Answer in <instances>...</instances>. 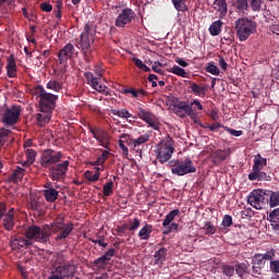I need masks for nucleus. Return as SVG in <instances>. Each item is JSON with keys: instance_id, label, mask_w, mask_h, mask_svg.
Wrapping results in <instances>:
<instances>
[{"instance_id": "nucleus-13", "label": "nucleus", "mask_w": 279, "mask_h": 279, "mask_svg": "<svg viewBox=\"0 0 279 279\" xmlns=\"http://www.w3.org/2000/svg\"><path fill=\"white\" fill-rule=\"evenodd\" d=\"M10 245L11 250H13L14 252H19V250H21L22 247H25L26 250L27 247H32V245H34V242L23 236H11Z\"/></svg>"}, {"instance_id": "nucleus-7", "label": "nucleus", "mask_w": 279, "mask_h": 279, "mask_svg": "<svg viewBox=\"0 0 279 279\" xmlns=\"http://www.w3.org/2000/svg\"><path fill=\"white\" fill-rule=\"evenodd\" d=\"M21 119V106H12L2 111L1 122L4 125H16Z\"/></svg>"}, {"instance_id": "nucleus-12", "label": "nucleus", "mask_w": 279, "mask_h": 279, "mask_svg": "<svg viewBox=\"0 0 279 279\" xmlns=\"http://www.w3.org/2000/svg\"><path fill=\"white\" fill-rule=\"evenodd\" d=\"M134 16H136V13L132 9H123L116 19V27H125V25L134 21Z\"/></svg>"}, {"instance_id": "nucleus-39", "label": "nucleus", "mask_w": 279, "mask_h": 279, "mask_svg": "<svg viewBox=\"0 0 279 279\" xmlns=\"http://www.w3.org/2000/svg\"><path fill=\"white\" fill-rule=\"evenodd\" d=\"M99 175H101V173L99 172V168H96V171L94 174L90 170H87L84 173L85 179L88 180L89 182H97V180H99Z\"/></svg>"}, {"instance_id": "nucleus-44", "label": "nucleus", "mask_w": 279, "mask_h": 279, "mask_svg": "<svg viewBox=\"0 0 279 279\" xmlns=\"http://www.w3.org/2000/svg\"><path fill=\"white\" fill-rule=\"evenodd\" d=\"M205 71L206 73H210L211 75H219V73H221V71H219V68L215 65L214 62L207 63Z\"/></svg>"}, {"instance_id": "nucleus-34", "label": "nucleus", "mask_w": 279, "mask_h": 279, "mask_svg": "<svg viewBox=\"0 0 279 279\" xmlns=\"http://www.w3.org/2000/svg\"><path fill=\"white\" fill-rule=\"evenodd\" d=\"M234 271L239 278H245L247 276V265L245 263H241L235 265Z\"/></svg>"}, {"instance_id": "nucleus-55", "label": "nucleus", "mask_w": 279, "mask_h": 279, "mask_svg": "<svg viewBox=\"0 0 279 279\" xmlns=\"http://www.w3.org/2000/svg\"><path fill=\"white\" fill-rule=\"evenodd\" d=\"M185 114H187V117H190V119L194 121V123H199V118H197V112H195V107H191L187 110V112H185Z\"/></svg>"}, {"instance_id": "nucleus-29", "label": "nucleus", "mask_w": 279, "mask_h": 279, "mask_svg": "<svg viewBox=\"0 0 279 279\" xmlns=\"http://www.w3.org/2000/svg\"><path fill=\"white\" fill-rule=\"evenodd\" d=\"M190 86L193 95H196V97H206V87H202L194 82H190Z\"/></svg>"}, {"instance_id": "nucleus-33", "label": "nucleus", "mask_w": 279, "mask_h": 279, "mask_svg": "<svg viewBox=\"0 0 279 279\" xmlns=\"http://www.w3.org/2000/svg\"><path fill=\"white\" fill-rule=\"evenodd\" d=\"M178 215H180V209H173L168 215H166V218L162 222L163 228H168V226H171V222L173 221V219H175V217H178Z\"/></svg>"}, {"instance_id": "nucleus-4", "label": "nucleus", "mask_w": 279, "mask_h": 279, "mask_svg": "<svg viewBox=\"0 0 279 279\" xmlns=\"http://www.w3.org/2000/svg\"><path fill=\"white\" fill-rule=\"evenodd\" d=\"M256 22L247 19V17H240L235 21V32L239 40L241 43H245L247 38L256 32Z\"/></svg>"}, {"instance_id": "nucleus-27", "label": "nucleus", "mask_w": 279, "mask_h": 279, "mask_svg": "<svg viewBox=\"0 0 279 279\" xmlns=\"http://www.w3.org/2000/svg\"><path fill=\"white\" fill-rule=\"evenodd\" d=\"M155 265H162L167 260V247H160L154 254Z\"/></svg>"}, {"instance_id": "nucleus-17", "label": "nucleus", "mask_w": 279, "mask_h": 279, "mask_svg": "<svg viewBox=\"0 0 279 279\" xmlns=\"http://www.w3.org/2000/svg\"><path fill=\"white\" fill-rule=\"evenodd\" d=\"M248 180L251 182H254V181H258V182H269V180H271V177H269L267 174V172H264L263 170H253L250 174H248Z\"/></svg>"}, {"instance_id": "nucleus-22", "label": "nucleus", "mask_w": 279, "mask_h": 279, "mask_svg": "<svg viewBox=\"0 0 279 279\" xmlns=\"http://www.w3.org/2000/svg\"><path fill=\"white\" fill-rule=\"evenodd\" d=\"M43 193L46 202H49L50 204H53V202H56L60 195V192L53 187H48L47 190H44Z\"/></svg>"}, {"instance_id": "nucleus-15", "label": "nucleus", "mask_w": 279, "mask_h": 279, "mask_svg": "<svg viewBox=\"0 0 279 279\" xmlns=\"http://www.w3.org/2000/svg\"><path fill=\"white\" fill-rule=\"evenodd\" d=\"M137 117L138 119H142V121H145V123H147L149 128H153V130H159L158 122L156 121V119H154L151 112L146 111L145 109L140 107Z\"/></svg>"}, {"instance_id": "nucleus-57", "label": "nucleus", "mask_w": 279, "mask_h": 279, "mask_svg": "<svg viewBox=\"0 0 279 279\" xmlns=\"http://www.w3.org/2000/svg\"><path fill=\"white\" fill-rule=\"evenodd\" d=\"M122 95H132L135 99H138V92L135 88H124L121 90Z\"/></svg>"}, {"instance_id": "nucleus-35", "label": "nucleus", "mask_w": 279, "mask_h": 279, "mask_svg": "<svg viewBox=\"0 0 279 279\" xmlns=\"http://www.w3.org/2000/svg\"><path fill=\"white\" fill-rule=\"evenodd\" d=\"M132 62H133V63L135 64V66H136L137 69H140L141 71H144L145 73H151V69H150L149 66H147V65L143 62V60H141V59L134 57V58L132 59Z\"/></svg>"}, {"instance_id": "nucleus-59", "label": "nucleus", "mask_w": 279, "mask_h": 279, "mask_svg": "<svg viewBox=\"0 0 279 279\" xmlns=\"http://www.w3.org/2000/svg\"><path fill=\"white\" fill-rule=\"evenodd\" d=\"M118 145L120 149H122L123 156H129L130 149H128V146H125V141L123 138L118 141Z\"/></svg>"}, {"instance_id": "nucleus-20", "label": "nucleus", "mask_w": 279, "mask_h": 279, "mask_svg": "<svg viewBox=\"0 0 279 279\" xmlns=\"http://www.w3.org/2000/svg\"><path fill=\"white\" fill-rule=\"evenodd\" d=\"M269 221L272 230L279 234V208L274 209L269 214Z\"/></svg>"}, {"instance_id": "nucleus-48", "label": "nucleus", "mask_w": 279, "mask_h": 279, "mask_svg": "<svg viewBox=\"0 0 279 279\" xmlns=\"http://www.w3.org/2000/svg\"><path fill=\"white\" fill-rule=\"evenodd\" d=\"M12 134L10 129L2 128L0 129V145H5V138Z\"/></svg>"}, {"instance_id": "nucleus-21", "label": "nucleus", "mask_w": 279, "mask_h": 279, "mask_svg": "<svg viewBox=\"0 0 279 279\" xmlns=\"http://www.w3.org/2000/svg\"><path fill=\"white\" fill-rule=\"evenodd\" d=\"M213 8L216 12H219L220 16L228 14V2L226 0H215Z\"/></svg>"}, {"instance_id": "nucleus-50", "label": "nucleus", "mask_w": 279, "mask_h": 279, "mask_svg": "<svg viewBox=\"0 0 279 279\" xmlns=\"http://www.w3.org/2000/svg\"><path fill=\"white\" fill-rule=\"evenodd\" d=\"M94 267H96L97 269H104L106 267V265H108V262H106V259L101 256L96 258L93 262Z\"/></svg>"}, {"instance_id": "nucleus-47", "label": "nucleus", "mask_w": 279, "mask_h": 279, "mask_svg": "<svg viewBox=\"0 0 279 279\" xmlns=\"http://www.w3.org/2000/svg\"><path fill=\"white\" fill-rule=\"evenodd\" d=\"M169 72L179 77H186V71L178 65L172 66Z\"/></svg>"}, {"instance_id": "nucleus-51", "label": "nucleus", "mask_w": 279, "mask_h": 279, "mask_svg": "<svg viewBox=\"0 0 279 279\" xmlns=\"http://www.w3.org/2000/svg\"><path fill=\"white\" fill-rule=\"evenodd\" d=\"M205 230V234H215L217 232V227H215L210 221L205 222L203 228Z\"/></svg>"}, {"instance_id": "nucleus-36", "label": "nucleus", "mask_w": 279, "mask_h": 279, "mask_svg": "<svg viewBox=\"0 0 279 279\" xmlns=\"http://www.w3.org/2000/svg\"><path fill=\"white\" fill-rule=\"evenodd\" d=\"M112 193H114V182L109 181L104 184L102 194L105 195V197H110V195H112Z\"/></svg>"}, {"instance_id": "nucleus-11", "label": "nucleus", "mask_w": 279, "mask_h": 279, "mask_svg": "<svg viewBox=\"0 0 279 279\" xmlns=\"http://www.w3.org/2000/svg\"><path fill=\"white\" fill-rule=\"evenodd\" d=\"M75 265H73L71 262H66L57 266L53 272L61 279H69L75 276Z\"/></svg>"}, {"instance_id": "nucleus-1", "label": "nucleus", "mask_w": 279, "mask_h": 279, "mask_svg": "<svg viewBox=\"0 0 279 279\" xmlns=\"http://www.w3.org/2000/svg\"><path fill=\"white\" fill-rule=\"evenodd\" d=\"M73 230V222L64 223V221L60 220L51 225H44L43 227L36 225L29 226L25 230V236L31 241L45 244L51 239V231L53 234H57L54 238L56 241H64Z\"/></svg>"}, {"instance_id": "nucleus-3", "label": "nucleus", "mask_w": 279, "mask_h": 279, "mask_svg": "<svg viewBox=\"0 0 279 279\" xmlns=\"http://www.w3.org/2000/svg\"><path fill=\"white\" fill-rule=\"evenodd\" d=\"M168 166L171 169V173L179 177L189 175V173H195L197 171L191 158H185L184 160L172 159L169 161Z\"/></svg>"}, {"instance_id": "nucleus-61", "label": "nucleus", "mask_w": 279, "mask_h": 279, "mask_svg": "<svg viewBox=\"0 0 279 279\" xmlns=\"http://www.w3.org/2000/svg\"><path fill=\"white\" fill-rule=\"evenodd\" d=\"M120 138H123L124 143H125L126 145H129V147H130V146H133V147H134V141H135V138H130V135H128V134H125V133L121 134V135H120Z\"/></svg>"}, {"instance_id": "nucleus-31", "label": "nucleus", "mask_w": 279, "mask_h": 279, "mask_svg": "<svg viewBox=\"0 0 279 279\" xmlns=\"http://www.w3.org/2000/svg\"><path fill=\"white\" fill-rule=\"evenodd\" d=\"M221 27H223V22H221V20L213 22L209 26L210 36H219V34H221Z\"/></svg>"}, {"instance_id": "nucleus-23", "label": "nucleus", "mask_w": 279, "mask_h": 279, "mask_svg": "<svg viewBox=\"0 0 279 279\" xmlns=\"http://www.w3.org/2000/svg\"><path fill=\"white\" fill-rule=\"evenodd\" d=\"M151 232H154V226L146 223L140 231L138 238L141 241H149V236H151Z\"/></svg>"}, {"instance_id": "nucleus-45", "label": "nucleus", "mask_w": 279, "mask_h": 279, "mask_svg": "<svg viewBox=\"0 0 279 279\" xmlns=\"http://www.w3.org/2000/svg\"><path fill=\"white\" fill-rule=\"evenodd\" d=\"M109 156H110V151L102 150V154L98 156L94 165H98V166L106 165V161L108 160Z\"/></svg>"}, {"instance_id": "nucleus-41", "label": "nucleus", "mask_w": 279, "mask_h": 279, "mask_svg": "<svg viewBox=\"0 0 279 279\" xmlns=\"http://www.w3.org/2000/svg\"><path fill=\"white\" fill-rule=\"evenodd\" d=\"M151 135L149 133H145L144 135H141L140 137L134 140V148L141 147V145H145V143H149V138Z\"/></svg>"}, {"instance_id": "nucleus-8", "label": "nucleus", "mask_w": 279, "mask_h": 279, "mask_svg": "<svg viewBox=\"0 0 279 279\" xmlns=\"http://www.w3.org/2000/svg\"><path fill=\"white\" fill-rule=\"evenodd\" d=\"M90 134H93L94 138L99 143L101 147L105 149H110V133L106 130L96 126H89L88 128Z\"/></svg>"}, {"instance_id": "nucleus-30", "label": "nucleus", "mask_w": 279, "mask_h": 279, "mask_svg": "<svg viewBox=\"0 0 279 279\" xmlns=\"http://www.w3.org/2000/svg\"><path fill=\"white\" fill-rule=\"evenodd\" d=\"M268 206H270V208L279 206V191L272 192L268 190Z\"/></svg>"}, {"instance_id": "nucleus-62", "label": "nucleus", "mask_w": 279, "mask_h": 279, "mask_svg": "<svg viewBox=\"0 0 279 279\" xmlns=\"http://www.w3.org/2000/svg\"><path fill=\"white\" fill-rule=\"evenodd\" d=\"M226 132L231 134V136H243V131H238L234 129H230L229 126H225Z\"/></svg>"}, {"instance_id": "nucleus-37", "label": "nucleus", "mask_w": 279, "mask_h": 279, "mask_svg": "<svg viewBox=\"0 0 279 279\" xmlns=\"http://www.w3.org/2000/svg\"><path fill=\"white\" fill-rule=\"evenodd\" d=\"M172 5L178 12H189V5H186V2L184 0H175L174 2H172Z\"/></svg>"}, {"instance_id": "nucleus-19", "label": "nucleus", "mask_w": 279, "mask_h": 279, "mask_svg": "<svg viewBox=\"0 0 279 279\" xmlns=\"http://www.w3.org/2000/svg\"><path fill=\"white\" fill-rule=\"evenodd\" d=\"M252 265H253V274H257L258 276H260V271H263V268L265 267L263 254L255 255L253 257Z\"/></svg>"}, {"instance_id": "nucleus-52", "label": "nucleus", "mask_w": 279, "mask_h": 279, "mask_svg": "<svg viewBox=\"0 0 279 279\" xmlns=\"http://www.w3.org/2000/svg\"><path fill=\"white\" fill-rule=\"evenodd\" d=\"M138 228H141V219L134 218L133 220L130 221V225H129L130 232H135V230H138Z\"/></svg>"}, {"instance_id": "nucleus-60", "label": "nucleus", "mask_w": 279, "mask_h": 279, "mask_svg": "<svg viewBox=\"0 0 279 279\" xmlns=\"http://www.w3.org/2000/svg\"><path fill=\"white\" fill-rule=\"evenodd\" d=\"M114 248H109L104 255V259L107 262V263H110V260L112 259V257L114 256Z\"/></svg>"}, {"instance_id": "nucleus-56", "label": "nucleus", "mask_w": 279, "mask_h": 279, "mask_svg": "<svg viewBox=\"0 0 279 279\" xmlns=\"http://www.w3.org/2000/svg\"><path fill=\"white\" fill-rule=\"evenodd\" d=\"M222 228H231L232 226V216L225 215L221 221Z\"/></svg>"}, {"instance_id": "nucleus-54", "label": "nucleus", "mask_w": 279, "mask_h": 279, "mask_svg": "<svg viewBox=\"0 0 279 279\" xmlns=\"http://www.w3.org/2000/svg\"><path fill=\"white\" fill-rule=\"evenodd\" d=\"M251 3V8L253 12H260V8H263V0H248Z\"/></svg>"}, {"instance_id": "nucleus-58", "label": "nucleus", "mask_w": 279, "mask_h": 279, "mask_svg": "<svg viewBox=\"0 0 279 279\" xmlns=\"http://www.w3.org/2000/svg\"><path fill=\"white\" fill-rule=\"evenodd\" d=\"M222 274L228 276V278H232L234 276V268L232 266H223Z\"/></svg>"}, {"instance_id": "nucleus-25", "label": "nucleus", "mask_w": 279, "mask_h": 279, "mask_svg": "<svg viewBox=\"0 0 279 279\" xmlns=\"http://www.w3.org/2000/svg\"><path fill=\"white\" fill-rule=\"evenodd\" d=\"M232 5L240 14H247V10L250 9L247 0H235Z\"/></svg>"}, {"instance_id": "nucleus-14", "label": "nucleus", "mask_w": 279, "mask_h": 279, "mask_svg": "<svg viewBox=\"0 0 279 279\" xmlns=\"http://www.w3.org/2000/svg\"><path fill=\"white\" fill-rule=\"evenodd\" d=\"M75 53V46L73 44H66L58 53L59 64H66Z\"/></svg>"}, {"instance_id": "nucleus-6", "label": "nucleus", "mask_w": 279, "mask_h": 279, "mask_svg": "<svg viewBox=\"0 0 279 279\" xmlns=\"http://www.w3.org/2000/svg\"><path fill=\"white\" fill-rule=\"evenodd\" d=\"M173 151H175V148L173 147V140L168 138L165 141H161L155 150L157 160L165 165V162H169L173 156Z\"/></svg>"}, {"instance_id": "nucleus-64", "label": "nucleus", "mask_w": 279, "mask_h": 279, "mask_svg": "<svg viewBox=\"0 0 279 279\" xmlns=\"http://www.w3.org/2000/svg\"><path fill=\"white\" fill-rule=\"evenodd\" d=\"M190 106H192V108H195V110H204V105H202V102L197 99H194Z\"/></svg>"}, {"instance_id": "nucleus-42", "label": "nucleus", "mask_w": 279, "mask_h": 279, "mask_svg": "<svg viewBox=\"0 0 279 279\" xmlns=\"http://www.w3.org/2000/svg\"><path fill=\"white\" fill-rule=\"evenodd\" d=\"M49 121H51V114L49 112L37 113L38 125L43 126L46 123H49Z\"/></svg>"}, {"instance_id": "nucleus-28", "label": "nucleus", "mask_w": 279, "mask_h": 279, "mask_svg": "<svg viewBox=\"0 0 279 279\" xmlns=\"http://www.w3.org/2000/svg\"><path fill=\"white\" fill-rule=\"evenodd\" d=\"M253 161V171L263 170L264 167H267V158H264L260 154L255 155Z\"/></svg>"}, {"instance_id": "nucleus-32", "label": "nucleus", "mask_w": 279, "mask_h": 279, "mask_svg": "<svg viewBox=\"0 0 279 279\" xmlns=\"http://www.w3.org/2000/svg\"><path fill=\"white\" fill-rule=\"evenodd\" d=\"M23 175H25V169L21 168V166H17L16 169L11 174V180L12 182H14V184H19Z\"/></svg>"}, {"instance_id": "nucleus-43", "label": "nucleus", "mask_w": 279, "mask_h": 279, "mask_svg": "<svg viewBox=\"0 0 279 279\" xmlns=\"http://www.w3.org/2000/svg\"><path fill=\"white\" fill-rule=\"evenodd\" d=\"M112 114L119 117L120 119H132V113L128 109L112 110Z\"/></svg>"}, {"instance_id": "nucleus-40", "label": "nucleus", "mask_w": 279, "mask_h": 279, "mask_svg": "<svg viewBox=\"0 0 279 279\" xmlns=\"http://www.w3.org/2000/svg\"><path fill=\"white\" fill-rule=\"evenodd\" d=\"M36 160V150L32 148L26 149V161L23 163L25 167L26 165H34V161Z\"/></svg>"}, {"instance_id": "nucleus-9", "label": "nucleus", "mask_w": 279, "mask_h": 279, "mask_svg": "<svg viewBox=\"0 0 279 279\" xmlns=\"http://www.w3.org/2000/svg\"><path fill=\"white\" fill-rule=\"evenodd\" d=\"M93 45V39L90 36L86 34H81L78 41L76 43V48L81 49L85 62H89L90 60V53H93V50L90 49Z\"/></svg>"}, {"instance_id": "nucleus-63", "label": "nucleus", "mask_w": 279, "mask_h": 279, "mask_svg": "<svg viewBox=\"0 0 279 279\" xmlns=\"http://www.w3.org/2000/svg\"><path fill=\"white\" fill-rule=\"evenodd\" d=\"M270 271H272L274 274H279V260L270 262Z\"/></svg>"}, {"instance_id": "nucleus-46", "label": "nucleus", "mask_w": 279, "mask_h": 279, "mask_svg": "<svg viewBox=\"0 0 279 279\" xmlns=\"http://www.w3.org/2000/svg\"><path fill=\"white\" fill-rule=\"evenodd\" d=\"M45 87L43 85H37L33 88H31V95H35L36 97H39L41 99L43 95H45Z\"/></svg>"}, {"instance_id": "nucleus-16", "label": "nucleus", "mask_w": 279, "mask_h": 279, "mask_svg": "<svg viewBox=\"0 0 279 279\" xmlns=\"http://www.w3.org/2000/svg\"><path fill=\"white\" fill-rule=\"evenodd\" d=\"M3 219V228L8 232H11V230H14V208H11L7 215L2 217Z\"/></svg>"}, {"instance_id": "nucleus-10", "label": "nucleus", "mask_w": 279, "mask_h": 279, "mask_svg": "<svg viewBox=\"0 0 279 279\" xmlns=\"http://www.w3.org/2000/svg\"><path fill=\"white\" fill-rule=\"evenodd\" d=\"M56 101H58V95L47 93L43 94L41 99H39V106L41 112H51L56 108Z\"/></svg>"}, {"instance_id": "nucleus-18", "label": "nucleus", "mask_w": 279, "mask_h": 279, "mask_svg": "<svg viewBox=\"0 0 279 279\" xmlns=\"http://www.w3.org/2000/svg\"><path fill=\"white\" fill-rule=\"evenodd\" d=\"M229 156H230V150H222V149L216 150L211 154L213 163L216 166H219Z\"/></svg>"}, {"instance_id": "nucleus-53", "label": "nucleus", "mask_w": 279, "mask_h": 279, "mask_svg": "<svg viewBox=\"0 0 279 279\" xmlns=\"http://www.w3.org/2000/svg\"><path fill=\"white\" fill-rule=\"evenodd\" d=\"M262 258L263 260L266 263V260H274V258H276V250L271 248L269 251H267L264 255L262 254Z\"/></svg>"}, {"instance_id": "nucleus-38", "label": "nucleus", "mask_w": 279, "mask_h": 279, "mask_svg": "<svg viewBox=\"0 0 279 279\" xmlns=\"http://www.w3.org/2000/svg\"><path fill=\"white\" fill-rule=\"evenodd\" d=\"M99 80V77H96L94 81L89 83V85L92 86V88H94V90H97V93H106V88L108 87H106V85L104 84H100Z\"/></svg>"}, {"instance_id": "nucleus-24", "label": "nucleus", "mask_w": 279, "mask_h": 279, "mask_svg": "<svg viewBox=\"0 0 279 279\" xmlns=\"http://www.w3.org/2000/svg\"><path fill=\"white\" fill-rule=\"evenodd\" d=\"M46 88L53 90V93H61V90H64V83L62 81L51 80L46 84Z\"/></svg>"}, {"instance_id": "nucleus-26", "label": "nucleus", "mask_w": 279, "mask_h": 279, "mask_svg": "<svg viewBox=\"0 0 279 279\" xmlns=\"http://www.w3.org/2000/svg\"><path fill=\"white\" fill-rule=\"evenodd\" d=\"M7 75H8V77H16V61L14 60L13 56H11L8 59Z\"/></svg>"}, {"instance_id": "nucleus-5", "label": "nucleus", "mask_w": 279, "mask_h": 279, "mask_svg": "<svg viewBox=\"0 0 279 279\" xmlns=\"http://www.w3.org/2000/svg\"><path fill=\"white\" fill-rule=\"evenodd\" d=\"M250 206L256 210H263L269 206V190H254L247 197Z\"/></svg>"}, {"instance_id": "nucleus-49", "label": "nucleus", "mask_w": 279, "mask_h": 279, "mask_svg": "<svg viewBox=\"0 0 279 279\" xmlns=\"http://www.w3.org/2000/svg\"><path fill=\"white\" fill-rule=\"evenodd\" d=\"M174 108L179 110H183V112L186 114L189 110L192 108V106L189 105L187 101H179L178 104L174 105Z\"/></svg>"}, {"instance_id": "nucleus-2", "label": "nucleus", "mask_w": 279, "mask_h": 279, "mask_svg": "<svg viewBox=\"0 0 279 279\" xmlns=\"http://www.w3.org/2000/svg\"><path fill=\"white\" fill-rule=\"evenodd\" d=\"M62 154L51 148L45 149L41 153L40 166L44 169H49L48 175L53 182H62L66 178V171H69V160L62 161Z\"/></svg>"}]
</instances>
